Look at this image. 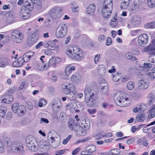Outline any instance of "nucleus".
I'll use <instances>...</instances> for the list:
<instances>
[{
    "label": "nucleus",
    "mask_w": 155,
    "mask_h": 155,
    "mask_svg": "<svg viewBox=\"0 0 155 155\" xmlns=\"http://www.w3.org/2000/svg\"><path fill=\"white\" fill-rule=\"evenodd\" d=\"M94 87L90 85L87 86L85 88L84 101L89 107H92L97 102L98 99V89L94 88Z\"/></svg>",
    "instance_id": "f257e3e1"
},
{
    "label": "nucleus",
    "mask_w": 155,
    "mask_h": 155,
    "mask_svg": "<svg viewBox=\"0 0 155 155\" xmlns=\"http://www.w3.org/2000/svg\"><path fill=\"white\" fill-rule=\"evenodd\" d=\"M66 53L71 58L80 61L83 58V54L80 48L77 47L71 48L67 51Z\"/></svg>",
    "instance_id": "f03ea898"
},
{
    "label": "nucleus",
    "mask_w": 155,
    "mask_h": 155,
    "mask_svg": "<svg viewBox=\"0 0 155 155\" xmlns=\"http://www.w3.org/2000/svg\"><path fill=\"white\" fill-rule=\"evenodd\" d=\"M112 0H105L102 9V13L104 18H108L112 10Z\"/></svg>",
    "instance_id": "7ed1b4c3"
},
{
    "label": "nucleus",
    "mask_w": 155,
    "mask_h": 155,
    "mask_svg": "<svg viewBox=\"0 0 155 155\" xmlns=\"http://www.w3.org/2000/svg\"><path fill=\"white\" fill-rule=\"evenodd\" d=\"M129 98L126 97L124 93L115 94L114 96V100L115 102L118 106L121 107L126 106L127 101Z\"/></svg>",
    "instance_id": "20e7f679"
},
{
    "label": "nucleus",
    "mask_w": 155,
    "mask_h": 155,
    "mask_svg": "<svg viewBox=\"0 0 155 155\" xmlns=\"http://www.w3.org/2000/svg\"><path fill=\"white\" fill-rule=\"evenodd\" d=\"M26 142L27 146L31 150L35 152L38 150L37 142L32 135L27 136L26 138Z\"/></svg>",
    "instance_id": "39448f33"
},
{
    "label": "nucleus",
    "mask_w": 155,
    "mask_h": 155,
    "mask_svg": "<svg viewBox=\"0 0 155 155\" xmlns=\"http://www.w3.org/2000/svg\"><path fill=\"white\" fill-rule=\"evenodd\" d=\"M12 110L15 113H17L20 116H23L26 112L25 106L22 105H19L17 103L13 104L12 106Z\"/></svg>",
    "instance_id": "423d86ee"
},
{
    "label": "nucleus",
    "mask_w": 155,
    "mask_h": 155,
    "mask_svg": "<svg viewBox=\"0 0 155 155\" xmlns=\"http://www.w3.org/2000/svg\"><path fill=\"white\" fill-rule=\"evenodd\" d=\"M67 28L65 25H60L58 27L56 32L57 38H62L67 33Z\"/></svg>",
    "instance_id": "0eeeda50"
},
{
    "label": "nucleus",
    "mask_w": 155,
    "mask_h": 155,
    "mask_svg": "<svg viewBox=\"0 0 155 155\" xmlns=\"http://www.w3.org/2000/svg\"><path fill=\"white\" fill-rule=\"evenodd\" d=\"M11 38L14 42L17 43H20L23 39V35L19 31L15 30L12 32Z\"/></svg>",
    "instance_id": "6e6552de"
},
{
    "label": "nucleus",
    "mask_w": 155,
    "mask_h": 155,
    "mask_svg": "<svg viewBox=\"0 0 155 155\" xmlns=\"http://www.w3.org/2000/svg\"><path fill=\"white\" fill-rule=\"evenodd\" d=\"M62 13V9L58 7H56L51 10L49 15L52 18L55 19L60 17Z\"/></svg>",
    "instance_id": "1a4fd4ad"
},
{
    "label": "nucleus",
    "mask_w": 155,
    "mask_h": 155,
    "mask_svg": "<svg viewBox=\"0 0 155 155\" xmlns=\"http://www.w3.org/2000/svg\"><path fill=\"white\" fill-rule=\"evenodd\" d=\"M148 41V37L146 34H142L140 35L138 38V44L141 47H144L146 45Z\"/></svg>",
    "instance_id": "9d476101"
},
{
    "label": "nucleus",
    "mask_w": 155,
    "mask_h": 155,
    "mask_svg": "<svg viewBox=\"0 0 155 155\" xmlns=\"http://www.w3.org/2000/svg\"><path fill=\"white\" fill-rule=\"evenodd\" d=\"M30 12L31 11L26 9L23 7H21L20 10V15L22 18L26 19L30 16Z\"/></svg>",
    "instance_id": "9b49d317"
},
{
    "label": "nucleus",
    "mask_w": 155,
    "mask_h": 155,
    "mask_svg": "<svg viewBox=\"0 0 155 155\" xmlns=\"http://www.w3.org/2000/svg\"><path fill=\"white\" fill-rule=\"evenodd\" d=\"M34 4L35 2H33L32 0H26L24 2V4L21 7H23L26 9L31 11L33 10Z\"/></svg>",
    "instance_id": "f8f14e48"
},
{
    "label": "nucleus",
    "mask_w": 155,
    "mask_h": 155,
    "mask_svg": "<svg viewBox=\"0 0 155 155\" xmlns=\"http://www.w3.org/2000/svg\"><path fill=\"white\" fill-rule=\"evenodd\" d=\"M11 148L15 151L22 152L23 150V147L21 144L16 142H14L11 144Z\"/></svg>",
    "instance_id": "ddd939ff"
},
{
    "label": "nucleus",
    "mask_w": 155,
    "mask_h": 155,
    "mask_svg": "<svg viewBox=\"0 0 155 155\" xmlns=\"http://www.w3.org/2000/svg\"><path fill=\"white\" fill-rule=\"evenodd\" d=\"M86 148L88 150L82 151L83 153H85L83 155H91L96 150V147L94 145H91L87 146Z\"/></svg>",
    "instance_id": "4468645a"
},
{
    "label": "nucleus",
    "mask_w": 155,
    "mask_h": 155,
    "mask_svg": "<svg viewBox=\"0 0 155 155\" xmlns=\"http://www.w3.org/2000/svg\"><path fill=\"white\" fill-rule=\"evenodd\" d=\"M145 51L150 53L152 55H155V43L152 42L149 45L144 48Z\"/></svg>",
    "instance_id": "2eb2a0df"
},
{
    "label": "nucleus",
    "mask_w": 155,
    "mask_h": 155,
    "mask_svg": "<svg viewBox=\"0 0 155 155\" xmlns=\"http://www.w3.org/2000/svg\"><path fill=\"white\" fill-rule=\"evenodd\" d=\"M4 18L5 21L8 23H12L14 21L13 13L12 12H9L7 13L5 16Z\"/></svg>",
    "instance_id": "dca6fc26"
},
{
    "label": "nucleus",
    "mask_w": 155,
    "mask_h": 155,
    "mask_svg": "<svg viewBox=\"0 0 155 155\" xmlns=\"http://www.w3.org/2000/svg\"><path fill=\"white\" fill-rule=\"evenodd\" d=\"M72 84H68L67 83H64L62 85L63 88V92L64 94H68L71 91V88L72 87Z\"/></svg>",
    "instance_id": "f3484780"
},
{
    "label": "nucleus",
    "mask_w": 155,
    "mask_h": 155,
    "mask_svg": "<svg viewBox=\"0 0 155 155\" xmlns=\"http://www.w3.org/2000/svg\"><path fill=\"white\" fill-rule=\"evenodd\" d=\"M62 104L60 101H53L52 107L55 112H57L61 110Z\"/></svg>",
    "instance_id": "a211bd4d"
},
{
    "label": "nucleus",
    "mask_w": 155,
    "mask_h": 155,
    "mask_svg": "<svg viewBox=\"0 0 155 155\" xmlns=\"http://www.w3.org/2000/svg\"><path fill=\"white\" fill-rule=\"evenodd\" d=\"M101 86L100 92L102 94H107L108 92V86L107 83L105 82L104 83L100 82Z\"/></svg>",
    "instance_id": "6ab92c4d"
},
{
    "label": "nucleus",
    "mask_w": 155,
    "mask_h": 155,
    "mask_svg": "<svg viewBox=\"0 0 155 155\" xmlns=\"http://www.w3.org/2000/svg\"><path fill=\"white\" fill-rule=\"evenodd\" d=\"M147 116L144 113L141 112L137 114L135 120V123L143 121L146 118Z\"/></svg>",
    "instance_id": "aec40b11"
},
{
    "label": "nucleus",
    "mask_w": 155,
    "mask_h": 155,
    "mask_svg": "<svg viewBox=\"0 0 155 155\" xmlns=\"http://www.w3.org/2000/svg\"><path fill=\"white\" fill-rule=\"evenodd\" d=\"M60 58L58 57H52L49 60V64L53 67H54L55 65L60 62Z\"/></svg>",
    "instance_id": "412c9836"
},
{
    "label": "nucleus",
    "mask_w": 155,
    "mask_h": 155,
    "mask_svg": "<svg viewBox=\"0 0 155 155\" xmlns=\"http://www.w3.org/2000/svg\"><path fill=\"white\" fill-rule=\"evenodd\" d=\"M140 18L137 16H134L131 21V25L133 26H138L140 24Z\"/></svg>",
    "instance_id": "4be33fe9"
},
{
    "label": "nucleus",
    "mask_w": 155,
    "mask_h": 155,
    "mask_svg": "<svg viewBox=\"0 0 155 155\" xmlns=\"http://www.w3.org/2000/svg\"><path fill=\"white\" fill-rule=\"evenodd\" d=\"M13 96L10 94L5 95L4 99L2 100V103L6 104H10L13 101Z\"/></svg>",
    "instance_id": "5701e85b"
},
{
    "label": "nucleus",
    "mask_w": 155,
    "mask_h": 155,
    "mask_svg": "<svg viewBox=\"0 0 155 155\" xmlns=\"http://www.w3.org/2000/svg\"><path fill=\"white\" fill-rule=\"evenodd\" d=\"M149 85L147 83L144 81L142 79H140L138 83V87L139 89H147L148 88Z\"/></svg>",
    "instance_id": "b1692460"
},
{
    "label": "nucleus",
    "mask_w": 155,
    "mask_h": 155,
    "mask_svg": "<svg viewBox=\"0 0 155 155\" xmlns=\"http://www.w3.org/2000/svg\"><path fill=\"white\" fill-rule=\"evenodd\" d=\"M81 123L82 125H83L84 127L86 130L88 129L90 127V122L89 119L86 118L81 120V122H80Z\"/></svg>",
    "instance_id": "393cba45"
},
{
    "label": "nucleus",
    "mask_w": 155,
    "mask_h": 155,
    "mask_svg": "<svg viewBox=\"0 0 155 155\" xmlns=\"http://www.w3.org/2000/svg\"><path fill=\"white\" fill-rule=\"evenodd\" d=\"M95 8L96 6L94 4H92L90 5L87 8V14H89V15L92 14L94 12Z\"/></svg>",
    "instance_id": "a878e982"
},
{
    "label": "nucleus",
    "mask_w": 155,
    "mask_h": 155,
    "mask_svg": "<svg viewBox=\"0 0 155 155\" xmlns=\"http://www.w3.org/2000/svg\"><path fill=\"white\" fill-rule=\"evenodd\" d=\"M38 37L32 34L31 38H28V43L30 45H32L38 41Z\"/></svg>",
    "instance_id": "bb28decb"
},
{
    "label": "nucleus",
    "mask_w": 155,
    "mask_h": 155,
    "mask_svg": "<svg viewBox=\"0 0 155 155\" xmlns=\"http://www.w3.org/2000/svg\"><path fill=\"white\" fill-rule=\"evenodd\" d=\"M106 72L105 67L103 65H101L98 67V73L101 76H104Z\"/></svg>",
    "instance_id": "cd10ccee"
},
{
    "label": "nucleus",
    "mask_w": 155,
    "mask_h": 155,
    "mask_svg": "<svg viewBox=\"0 0 155 155\" xmlns=\"http://www.w3.org/2000/svg\"><path fill=\"white\" fill-rule=\"evenodd\" d=\"M81 78V76L78 73H75L71 76V80L73 82H77L79 81Z\"/></svg>",
    "instance_id": "c85d7f7f"
},
{
    "label": "nucleus",
    "mask_w": 155,
    "mask_h": 155,
    "mask_svg": "<svg viewBox=\"0 0 155 155\" xmlns=\"http://www.w3.org/2000/svg\"><path fill=\"white\" fill-rule=\"evenodd\" d=\"M68 125L71 130H75V127H76V125L75 124L74 120L73 119H70L68 122Z\"/></svg>",
    "instance_id": "c756f323"
},
{
    "label": "nucleus",
    "mask_w": 155,
    "mask_h": 155,
    "mask_svg": "<svg viewBox=\"0 0 155 155\" xmlns=\"http://www.w3.org/2000/svg\"><path fill=\"white\" fill-rule=\"evenodd\" d=\"M67 94L66 97L68 100L70 101L75 100L76 98V95L72 92H70V93H68Z\"/></svg>",
    "instance_id": "7c9ffc66"
},
{
    "label": "nucleus",
    "mask_w": 155,
    "mask_h": 155,
    "mask_svg": "<svg viewBox=\"0 0 155 155\" xmlns=\"http://www.w3.org/2000/svg\"><path fill=\"white\" fill-rule=\"evenodd\" d=\"M6 108L3 106H0V117H4L5 115Z\"/></svg>",
    "instance_id": "2f4dec72"
},
{
    "label": "nucleus",
    "mask_w": 155,
    "mask_h": 155,
    "mask_svg": "<svg viewBox=\"0 0 155 155\" xmlns=\"http://www.w3.org/2000/svg\"><path fill=\"white\" fill-rule=\"evenodd\" d=\"M21 58H19L18 60H16L13 63V65L14 67H19L22 66L23 64L22 62L23 61L21 62H19V60H21Z\"/></svg>",
    "instance_id": "473e14b6"
},
{
    "label": "nucleus",
    "mask_w": 155,
    "mask_h": 155,
    "mask_svg": "<svg viewBox=\"0 0 155 155\" xmlns=\"http://www.w3.org/2000/svg\"><path fill=\"white\" fill-rule=\"evenodd\" d=\"M59 119L61 122H65L66 120V114L64 112H61L59 115Z\"/></svg>",
    "instance_id": "72a5a7b5"
},
{
    "label": "nucleus",
    "mask_w": 155,
    "mask_h": 155,
    "mask_svg": "<svg viewBox=\"0 0 155 155\" xmlns=\"http://www.w3.org/2000/svg\"><path fill=\"white\" fill-rule=\"evenodd\" d=\"M126 56L128 59L132 61H134L136 60V57L129 52H127L126 53Z\"/></svg>",
    "instance_id": "f704fd0d"
},
{
    "label": "nucleus",
    "mask_w": 155,
    "mask_h": 155,
    "mask_svg": "<svg viewBox=\"0 0 155 155\" xmlns=\"http://www.w3.org/2000/svg\"><path fill=\"white\" fill-rule=\"evenodd\" d=\"M135 84L134 82L132 81H130L127 84V87L128 90H131L134 87Z\"/></svg>",
    "instance_id": "c9c22d12"
},
{
    "label": "nucleus",
    "mask_w": 155,
    "mask_h": 155,
    "mask_svg": "<svg viewBox=\"0 0 155 155\" xmlns=\"http://www.w3.org/2000/svg\"><path fill=\"white\" fill-rule=\"evenodd\" d=\"M149 97L150 98V101L149 104L150 105L152 104L155 102L154 95L153 93H151L149 94Z\"/></svg>",
    "instance_id": "e433bc0d"
},
{
    "label": "nucleus",
    "mask_w": 155,
    "mask_h": 155,
    "mask_svg": "<svg viewBox=\"0 0 155 155\" xmlns=\"http://www.w3.org/2000/svg\"><path fill=\"white\" fill-rule=\"evenodd\" d=\"M48 140L49 142V144L50 145H51V146L52 147H57L56 145H55L54 144H53L54 143H55V140H54L55 138L54 137H51L49 138H48Z\"/></svg>",
    "instance_id": "4c0bfd02"
},
{
    "label": "nucleus",
    "mask_w": 155,
    "mask_h": 155,
    "mask_svg": "<svg viewBox=\"0 0 155 155\" xmlns=\"http://www.w3.org/2000/svg\"><path fill=\"white\" fill-rule=\"evenodd\" d=\"M34 5H35V7L37 10H40L42 8V5L40 1H38L36 2H35Z\"/></svg>",
    "instance_id": "58836bf2"
},
{
    "label": "nucleus",
    "mask_w": 155,
    "mask_h": 155,
    "mask_svg": "<svg viewBox=\"0 0 155 155\" xmlns=\"http://www.w3.org/2000/svg\"><path fill=\"white\" fill-rule=\"evenodd\" d=\"M65 72L66 75L68 76L70 75L72 73L70 69V65H68L65 68Z\"/></svg>",
    "instance_id": "ea45409f"
},
{
    "label": "nucleus",
    "mask_w": 155,
    "mask_h": 155,
    "mask_svg": "<svg viewBox=\"0 0 155 155\" xmlns=\"http://www.w3.org/2000/svg\"><path fill=\"white\" fill-rule=\"evenodd\" d=\"M129 4L126 2H124V0H123L122 3L120 4V7L122 9H125L127 8Z\"/></svg>",
    "instance_id": "a19ab883"
},
{
    "label": "nucleus",
    "mask_w": 155,
    "mask_h": 155,
    "mask_svg": "<svg viewBox=\"0 0 155 155\" xmlns=\"http://www.w3.org/2000/svg\"><path fill=\"white\" fill-rule=\"evenodd\" d=\"M147 3L151 8H153L155 6V0H147Z\"/></svg>",
    "instance_id": "79ce46f5"
},
{
    "label": "nucleus",
    "mask_w": 155,
    "mask_h": 155,
    "mask_svg": "<svg viewBox=\"0 0 155 155\" xmlns=\"http://www.w3.org/2000/svg\"><path fill=\"white\" fill-rule=\"evenodd\" d=\"M146 26L147 28H155V21L147 23Z\"/></svg>",
    "instance_id": "37998d69"
},
{
    "label": "nucleus",
    "mask_w": 155,
    "mask_h": 155,
    "mask_svg": "<svg viewBox=\"0 0 155 155\" xmlns=\"http://www.w3.org/2000/svg\"><path fill=\"white\" fill-rule=\"evenodd\" d=\"M119 73H117L115 75H113L112 79L115 82H117L120 78V76Z\"/></svg>",
    "instance_id": "c03bdc74"
},
{
    "label": "nucleus",
    "mask_w": 155,
    "mask_h": 155,
    "mask_svg": "<svg viewBox=\"0 0 155 155\" xmlns=\"http://www.w3.org/2000/svg\"><path fill=\"white\" fill-rule=\"evenodd\" d=\"M78 6L75 3L72 4L71 8L74 12H78Z\"/></svg>",
    "instance_id": "a18cd8bd"
},
{
    "label": "nucleus",
    "mask_w": 155,
    "mask_h": 155,
    "mask_svg": "<svg viewBox=\"0 0 155 155\" xmlns=\"http://www.w3.org/2000/svg\"><path fill=\"white\" fill-rule=\"evenodd\" d=\"M150 77H151V78H155V70H152L149 72L148 74Z\"/></svg>",
    "instance_id": "49530a36"
},
{
    "label": "nucleus",
    "mask_w": 155,
    "mask_h": 155,
    "mask_svg": "<svg viewBox=\"0 0 155 155\" xmlns=\"http://www.w3.org/2000/svg\"><path fill=\"white\" fill-rule=\"evenodd\" d=\"M77 108L81 110H83L84 108V107L82 103L80 102H75Z\"/></svg>",
    "instance_id": "de8ad7c7"
},
{
    "label": "nucleus",
    "mask_w": 155,
    "mask_h": 155,
    "mask_svg": "<svg viewBox=\"0 0 155 155\" xmlns=\"http://www.w3.org/2000/svg\"><path fill=\"white\" fill-rule=\"evenodd\" d=\"M8 65V63L6 61L0 60V67H5Z\"/></svg>",
    "instance_id": "09e8293b"
},
{
    "label": "nucleus",
    "mask_w": 155,
    "mask_h": 155,
    "mask_svg": "<svg viewBox=\"0 0 155 155\" xmlns=\"http://www.w3.org/2000/svg\"><path fill=\"white\" fill-rule=\"evenodd\" d=\"M46 102L44 99L43 98L41 99L38 102L39 106L40 107H42L43 104H46Z\"/></svg>",
    "instance_id": "8fccbe9b"
},
{
    "label": "nucleus",
    "mask_w": 155,
    "mask_h": 155,
    "mask_svg": "<svg viewBox=\"0 0 155 155\" xmlns=\"http://www.w3.org/2000/svg\"><path fill=\"white\" fill-rule=\"evenodd\" d=\"M72 136V135H69L67 138L64 140L62 142L64 144H66Z\"/></svg>",
    "instance_id": "3c124183"
},
{
    "label": "nucleus",
    "mask_w": 155,
    "mask_h": 155,
    "mask_svg": "<svg viewBox=\"0 0 155 155\" xmlns=\"http://www.w3.org/2000/svg\"><path fill=\"white\" fill-rule=\"evenodd\" d=\"M134 96L136 99H138L141 97V94L139 92H136L134 94Z\"/></svg>",
    "instance_id": "603ef678"
},
{
    "label": "nucleus",
    "mask_w": 155,
    "mask_h": 155,
    "mask_svg": "<svg viewBox=\"0 0 155 155\" xmlns=\"http://www.w3.org/2000/svg\"><path fill=\"white\" fill-rule=\"evenodd\" d=\"M4 151V148L2 142L0 139V153H2Z\"/></svg>",
    "instance_id": "864d4df0"
},
{
    "label": "nucleus",
    "mask_w": 155,
    "mask_h": 155,
    "mask_svg": "<svg viewBox=\"0 0 155 155\" xmlns=\"http://www.w3.org/2000/svg\"><path fill=\"white\" fill-rule=\"evenodd\" d=\"M153 64L150 63H144L143 64L144 68H149L152 67V65Z\"/></svg>",
    "instance_id": "5fc2aeb1"
},
{
    "label": "nucleus",
    "mask_w": 155,
    "mask_h": 155,
    "mask_svg": "<svg viewBox=\"0 0 155 155\" xmlns=\"http://www.w3.org/2000/svg\"><path fill=\"white\" fill-rule=\"evenodd\" d=\"M87 111L90 114H94L96 112V110L95 109H88Z\"/></svg>",
    "instance_id": "6e6d98bb"
},
{
    "label": "nucleus",
    "mask_w": 155,
    "mask_h": 155,
    "mask_svg": "<svg viewBox=\"0 0 155 155\" xmlns=\"http://www.w3.org/2000/svg\"><path fill=\"white\" fill-rule=\"evenodd\" d=\"M105 36L104 35H100L98 37V40L100 42H102L105 39Z\"/></svg>",
    "instance_id": "4d7b16f0"
},
{
    "label": "nucleus",
    "mask_w": 155,
    "mask_h": 155,
    "mask_svg": "<svg viewBox=\"0 0 155 155\" xmlns=\"http://www.w3.org/2000/svg\"><path fill=\"white\" fill-rule=\"evenodd\" d=\"M100 57V55L99 54H97L95 55L94 59L95 63L97 64L98 63Z\"/></svg>",
    "instance_id": "13d9d810"
},
{
    "label": "nucleus",
    "mask_w": 155,
    "mask_h": 155,
    "mask_svg": "<svg viewBox=\"0 0 155 155\" xmlns=\"http://www.w3.org/2000/svg\"><path fill=\"white\" fill-rule=\"evenodd\" d=\"M80 150V148L79 147L76 148L73 151L72 154L73 155L76 154Z\"/></svg>",
    "instance_id": "bf43d9fd"
},
{
    "label": "nucleus",
    "mask_w": 155,
    "mask_h": 155,
    "mask_svg": "<svg viewBox=\"0 0 155 155\" xmlns=\"http://www.w3.org/2000/svg\"><path fill=\"white\" fill-rule=\"evenodd\" d=\"M27 105L26 106L28 108V109L31 110L32 109L33 105L32 103L29 101L27 102Z\"/></svg>",
    "instance_id": "052dcab7"
},
{
    "label": "nucleus",
    "mask_w": 155,
    "mask_h": 155,
    "mask_svg": "<svg viewBox=\"0 0 155 155\" xmlns=\"http://www.w3.org/2000/svg\"><path fill=\"white\" fill-rule=\"evenodd\" d=\"M11 142L10 140L8 138H5L4 140V143L5 144L8 145L10 144Z\"/></svg>",
    "instance_id": "680f3d73"
},
{
    "label": "nucleus",
    "mask_w": 155,
    "mask_h": 155,
    "mask_svg": "<svg viewBox=\"0 0 155 155\" xmlns=\"http://www.w3.org/2000/svg\"><path fill=\"white\" fill-rule=\"evenodd\" d=\"M65 150H62L59 151H58L56 152V154L55 155H61L65 152Z\"/></svg>",
    "instance_id": "e2e57ef3"
},
{
    "label": "nucleus",
    "mask_w": 155,
    "mask_h": 155,
    "mask_svg": "<svg viewBox=\"0 0 155 155\" xmlns=\"http://www.w3.org/2000/svg\"><path fill=\"white\" fill-rule=\"evenodd\" d=\"M51 43H52L51 41H47L44 44V46L45 47L48 48Z\"/></svg>",
    "instance_id": "0e129e2a"
},
{
    "label": "nucleus",
    "mask_w": 155,
    "mask_h": 155,
    "mask_svg": "<svg viewBox=\"0 0 155 155\" xmlns=\"http://www.w3.org/2000/svg\"><path fill=\"white\" fill-rule=\"evenodd\" d=\"M111 39L110 38L108 37L107 38V41L106 42V45L107 46H108L111 44Z\"/></svg>",
    "instance_id": "69168bd1"
},
{
    "label": "nucleus",
    "mask_w": 155,
    "mask_h": 155,
    "mask_svg": "<svg viewBox=\"0 0 155 155\" xmlns=\"http://www.w3.org/2000/svg\"><path fill=\"white\" fill-rule=\"evenodd\" d=\"M54 44L55 43L54 42L52 41V43H51L48 48L51 50H53L55 48V46H54Z\"/></svg>",
    "instance_id": "338daca9"
},
{
    "label": "nucleus",
    "mask_w": 155,
    "mask_h": 155,
    "mask_svg": "<svg viewBox=\"0 0 155 155\" xmlns=\"http://www.w3.org/2000/svg\"><path fill=\"white\" fill-rule=\"evenodd\" d=\"M134 140V138H130L127 141V143L128 144H130L133 143V141Z\"/></svg>",
    "instance_id": "774afa93"
}]
</instances>
